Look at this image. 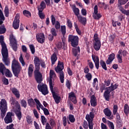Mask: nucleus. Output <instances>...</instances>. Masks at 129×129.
Listing matches in <instances>:
<instances>
[{
    "instance_id": "f257e3e1",
    "label": "nucleus",
    "mask_w": 129,
    "mask_h": 129,
    "mask_svg": "<svg viewBox=\"0 0 129 129\" xmlns=\"http://www.w3.org/2000/svg\"><path fill=\"white\" fill-rule=\"evenodd\" d=\"M41 60L39 57L35 56L34 59V63L35 67V70L34 72L35 80L37 83H40L43 81V75L40 72V65Z\"/></svg>"
},
{
    "instance_id": "f03ea898",
    "label": "nucleus",
    "mask_w": 129,
    "mask_h": 129,
    "mask_svg": "<svg viewBox=\"0 0 129 129\" xmlns=\"http://www.w3.org/2000/svg\"><path fill=\"white\" fill-rule=\"evenodd\" d=\"M0 43L2 45V54L3 56V61L7 66L10 64V58H9V52L7 45L4 42V36L0 35Z\"/></svg>"
},
{
    "instance_id": "7ed1b4c3",
    "label": "nucleus",
    "mask_w": 129,
    "mask_h": 129,
    "mask_svg": "<svg viewBox=\"0 0 129 129\" xmlns=\"http://www.w3.org/2000/svg\"><path fill=\"white\" fill-rule=\"evenodd\" d=\"M12 69L15 76L16 77H19L20 72H21V70H22V67H21L20 62H19L18 60H16V59H14L12 61Z\"/></svg>"
},
{
    "instance_id": "20e7f679",
    "label": "nucleus",
    "mask_w": 129,
    "mask_h": 129,
    "mask_svg": "<svg viewBox=\"0 0 129 129\" xmlns=\"http://www.w3.org/2000/svg\"><path fill=\"white\" fill-rule=\"evenodd\" d=\"M12 105H14L16 107V110L15 111V114L19 119V120H21L22 118V112L21 111V105L19 103L18 101H16V99L14 98H12L10 100Z\"/></svg>"
},
{
    "instance_id": "39448f33",
    "label": "nucleus",
    "mask_w": 129,
    "mask_h": 129,
    "mask_svg": "<svg viewBox=\"0 0 129 129\" xmlns=\"http://www.w3.org/2000/svg\"><path fill=\"white\" fill-rule=\"evenodd\" d=\"M64 69V63L62 61H58L57 66L55 68L56 73L59 72V79L61 83H64V73L62 71Z\"/></svg>"
},
{
    "instance_id": "423d86ee",
    "label": "nucleus",
    "mask_w": 129,
    "mask_h": 129,
    "mask_svg": "<svg viewBox=\"0 0 129 129\" xmlns=\"http://www.w3.org/2000/svg\"><path fill=\"white\" fill-rule=\"evenodd\" d=\"M0 110L1 111V116L2 118H4L8 110V104L7 101L5 99H1V101H0Z\"/></svg>"
},
{
    "instance_id": "0eeeda50",
    "label": "nucleus",
    "mask_w": 129,
    "mask_h": 129,
    "mask_svg": "<svg viewBox=\"0 0 129 129\" xmlns=\"http://www.w3.org/2000/svg\"><path fill=\"white\" fill-rule=\"evenodd\" d=\"M35 102L36 104V108L37 110L40 111L41 109L43 110L44 114L45 115H49L50 114V112H49V110L48 109L44 107V106L41 104V102L37 98L34 99Z\"/></svg>"
},
{
    "instance_id": "6e6552de",
    "label": "nucleus",
    "mask_w": 129,
    "mask_h": 129,
    "mask_svg": "<svg viewBox=\"0 0 129 129\" xmlns=\"http://www.w3.org/2000/svg\"><path fill=\"white\" fill-rule=\"evenodd\" d=\"M49 86L50 88L51 91H53V87H54V80L56 79L57 77L56 76V74L55 73V72L52 70L50 71L49 72Z\"/></svg>"
},
{
    "instance_id": "1a4fd4ad",
    "label": "nucleus",
    "mask_w": 129,
    "mask_h": 129,
    "mask_svg": "<svg viewBox=\"0 0 129 129\" xmlns=\"http://www.w3.org/2000/svg\"><path fill=\"white\" fill-rule=\"evenodd\" d=\"M10 41V46L12 47V49L16 52L18 50V42L17 41V39L14 35L11 34L10 35L9 38Z\"/></svg>"
},
{
    "instance_id": "9d476101",
    "label": "nucleus",
    "mask_w": 129,
    "mask_h": 129,
    "mask_svg": "<svg viewBox=\"0 0 129 129\" xmlns=\"http://www.w3.org/2000/svg\"><path fill=\"white\" fill-rule=\"evenodd\" d=\"M93 118H94V113L93 112H91L89 114H87L86 116V119L88 122V126L89 129H93Z\"/></svg>"
},
{
    "instance_id": "9b49d317",
    "label": "nucleus",
    "mask_w": 129,
    "mask_h": 129,
    "mask_svg": "<svg viewBox=\"0 0 129 129\" xmlns=\"http://www.w3.org/2000/svg\"><path fill=\"white\" fill-rule=\"evenodd\" d=\"M69 42H71L72 47L78 46L79 43V37L77 36L70 35L69 36Z\"/></svg>"
},
{
    "instance_id": "f8f14e48",
    "label": "nucleus",
    "mask_w": 129,
    "mask_h": 129,
    "mask_svg": "<svg viewBox=\"0 0 129 129\" xmlns=\"http://www.w3.org/2000/svg\"><path fill=\"white\" fill-rule=\"evenodd\" d=\"M41 82L38 83H39V84L38 85L37 88L39 91L41 92V93H42L43 95H47V94L49 93V91H48V87L46 86V84L41 83Z\"/></svg>"
},
{
    "instance_id": "ddd939ff",
    "label": "nucleus",
    "mask_w": 129,
    "mask_h": 129,
    "mask_svg": "<svg viewBox=\"0 0 129 129\" xmlns=\"http://www.w3.org/2000/svg\"><path fill=\"white\" fill-rule=\"evenodd\" d=\"M127 54H128V53H127V51L125 50H122V49H120L118 51V54L117 55V59L119 63L122 62V56L125 57Z\"/></svg>"
},
{
    "instance_id": "4468645a",
    "label": "nucleus",
    "mask_w": 129,
    "mask_h": 129,
    "mask_svg": "<svg viewBox=\"0 0 129 129\" xmlns=\"http://www.w3.org/2000/svg\"><path fill=\"white\" fill-rule=\"evenodd\" d=\"M13 116H15V114L12 112H8L4 118L5 123H11V122H13Z\"/></svg>"
},
{
    "instance_id": "2eb2a0df",
    "label": "nucleus",
    "mask_w": 129,
    "mask_h": 129,
    "mask_svg": "<svg viewBox=\"0 0 129 129\" xmlns=\"http://www.w3.org/2000/svg\"><path fill=\"white\" fill-rule=\"evenodd\" d=\"M13 26L15 30L19 29V27H20V15L16 14L13 23Z\"/></svg>"
},
{
    "instance_id": "dca6fc26",
    "label": "nucleus",
    "mask_w": 129,
    "mask_h": 129,
    "mask_svg": "<svg viewBox=\"0 0 129 129\" xmlns=\"http://www.w3.org/2000/svg\"><path fill=\"white\" fill-rule=\"evenodd\" d=\"M102 16L100 13H98V7L97 5L94 7V13H93V18L95 20H99L101 18Z\"/></svg>"
},
{
    "instance_id": "f3484780",
    "label": "nucleus",
    "mask_w": 129,
    "mask_h": 129,
    "mask_svg": "<svg viewBox=\"0 0 129 129\" xmlns=\"http://www.w3.org/2000/svg\"><path fill=\"white\" fill-rule=\"evenodd\" d=\"M36 40L40 44L45 43V35L43 33H38L36 35Z\"/></svg>"
},
{
    "instance_id": "a211bd4d",
    "label": "nucleus",
    "mask_w": 129,
    "mask_h": 129,
    "mask_svg": "<svg viewBox=\"0 0 129 129\" xmlns=\"http://www.w3.org/2000/svg\"><path fill=\"white\" fill-rule=\"evenodd\" d=\"M92 58L94 63H95V66L96 69H99V57H98L97 55L93 54L92 55Z\"/></svg>"
},
{
    "instance_id": "6ab92c4d",
    "label": "nucleus",
    "mask_w": 129,
    "mask_h": 129,
    "mask_svg": "<svg viewBox=\"0 0 129 129\" xmlns=\"http://www.w3.org/2000/svg\"><path fill=\"white\" fill-rule=\"evenodd\" d=\"M115 59V54L111 53L109 55V57L107 60L106 61V63L107 65H109V64H111L113 60Z\"/></svg>"
},
{
    "instance_id": "aec40b11",
    "label": "nucleus",
    "mask_w": 129,
    "mask_h": 129,
    "mask_svg": "<svg viewBox=\"0 0 129 129\" xmlns=\"http://www.w3.org/2000/svg\"><path fill=\"white\" fill-rule=\"evenodd\" d=\"M69 98L71 99V101L73 102L75 104L77 103V101H76V96H75V93L72 92L69 94Z\"/></svg>"
},
{
    "instance_id": "412c9836",
    "label": "nucleus",
    "mask_w": 129,
    "mask_h": 129,
    "mask_svg": "<svg viewBox=\"0 0 129 129\" xmlns=\"http://www.w3.org/2000/svg\"><path fill=\"white\" fill-rule=\"evenodd\" d=\"M72 9L73 10V12L74 13V14L75 15V16H76V17H79V16H80V15H79L80 14V10H79L78 8L76 7L75 5H73L72 7Z\"/></svg>"
},
{
    "instance_id": "4be33fe9",
    "label": "nucleus",
    "mask_w": 129,
    "mask_h": 129,
    "mask_svg": "<svg viewBox=\"0 0 129 129\" xmlns=\"http://www.w3.org/2000/svg\"><path fill=\"white\" fill-rule=\"evenodd\" d=\"M33 72H34V65L33 64H29L28 69V74L29 77H32Z\"/></svg>"
},
{
    "instance_id": "5701e85b",
    "label": "nucleus",
    "mask_w": 129,
    "mask_h": 129,
    "mask_svg": "<svg viewBox=\"0 0 129 129\" xmlns=\"http://www.w3.org/2000/svg\"><path fill=\"white\" fill-rule=\"evenodd\" d=\"M90 103L91 106H93V107L97 105V102L96 101V97H95V96L93 95L91 97Z\"/></svg>"
},
{
    "instance_id": "b1692460",
    "label": "nucleus",
    "mask_w": 129,
    "mask_h": 129,
    "mask_svg": "<svg viewBox=\"0 0 129 129\" xmlns=\"http://www.w3.org/2000/svg\"><path fill=\"white\" fill-rule=\"evenodd\" d=\"M11 91L12 93H13V94L15 95L17 98H20V96H21V95L20 94V92L19 91V90H18V89L13 88L11 89Z\"/></svg>"
},
{
    "instance_id": "393cba45",
    "label": "nucleus",
    "mask_w": 129,
    "mask_h": 129,
    "mask_svg": "<svg viewBox=\"0 0 129 129\" xmlns=\"http://www.w3.org/2000/svg\"><path fill=\"white\" fill-rule=\"evenodd\" d=\"M93 47L96 51H99L100 47H101V42H100V41L94 42Z\"/></svg>"
},
{
    "instance_id": "a878e982",
    "label": "nucleus",
    "mask_w": 129,
    "mask_h": 129,
    "mask_svg": "<svg viewBox=\"0 0 129 129\" xmlns=\"http://www.w3.org/2000/svg\"><path fill=\"white\" fill-rule=\"evenodd\" d=\"M75 117L73 114H70L68 117V123L70 124V122L72 123L75 122Z\"/></svg>"
},
{
    "instance_id": "bb28decb",
    "label": "nucleus",
    "mask_w": 129,
    "mask_h": 129,
    "mask_svg": "<svg viewBox=\"0 0 129 129\" xmlns=\"http://www.w3.org/2000/svg\"><path fill=\"white\" fill-rule=\"evenodd\" d=\"M44 9H46V3L44 1H42L40 6L38 7V12H43Z\"/></svg>"
},
{
    "instance_id": "cd10ccee",
    "label": "nucleus",
    "mask_w": 129,
    "mask_h": 129,
    "mask_svg": "<svg viewBox=\"0 0 129 129\" xmlns=\"http://www.w3.org/2000/svg\"><path fill=\"white\" fill-rule=\"evenodd\" d=\"M50 59L52 65H54L55 63H56V61H57V59H58L57 57V54H56L55 53H53L51 56Z\"/></svg>"
},
{
    "instance_id": "c85d7f7f",
    "label": "nucleus",
    "mask_w": 129,
    "mask_h": 129,
    "mask_svg": "<svg viewBox=\"0 0 129 129\" xmlns=\"http://www.w3.org/2000/svg\"><path fill=\"white\" fill-rule=\"evenodd\" d=\"M105 85H102L100 88V90L101 92H103V90H104V88H105V86H109L110 85V80H108L107 81H104Z\"/></svg>"
},
{
    "instance_id": "c756f323",
    "label": "nucleus",
    "mask_w": 129,
    "mask_h": 129,
    "mask_svg": "<svg viewBox=\"0 0 129 129\" xmlns=\"http://www.w3.org/2000/svg\"><path fill=\"white\" fill-rule=\"evenodd\" d=\"M78 21H79L80 23H81L83 24V25H85L86 24V18L85 17H83L81 15H79L77 17Z\"/></svg>"
},
{
    "instance_id": "7c9ffc66",
    "label": "nucleus",
    "mask_w": 129,
    "mask_h": 129,
    "mask_svg": "<svg viewBox=\"0 0 129 129\" xmlns=\"http://www.w3.org/2000/svg\"><path fill=\"white\" fill-rule=\"evenodd\" d=\"M111 92L107 88L106 91L104 93V96L107 101H109V94Z\"/></svg>"
},
{
    "instance_id": "2f4dec72",
    "label": "nucleus",
    "mask_w": 129,
    "mask_h": 129,
    "mask_svg": "<svg viewBox=\"0 0 129 129\" xmlns=\"http://www.w3.org/2000/svg\"><path fill=\"white\" fill-rule=\"evenodd\" d=\"M28 104L30 107H35L36 106V103H35V100L33 98H30L28 100Z\"/></svg>"
},
{
    "instance_id": "473e14b6",
    "label": "nucleus",
    "mask_w": 129,
    "mask_h": 129,
    "mask_svg": "<svg viewBox=\"0 0 129 129\" xmlns=\"http://www.w3.org/2000/svg\"><path fill=\"white\" fill-rule=\"evenodd\" d=\"M78 53H80V47L79 46L74 47V48H73V54L74 56H77Z\"/></svg>"
},
{
    "instance_id": "72a5a7b5",
    "label": "nucleus",
    "mask_w": 129,
    "mask_h": 129,
    "mask_svg": "<svg viewBox=\"0 0 129 129\" xmlns=\"http://www.w3.org/2000/svg\"><path fill=\"white\" fill-rule=\"evenodd\" d=\"M103 112L104 114L106 115V116H108L109 117L111 116L112 113L111 111L108 108L104 109Z\"/></svg>"
},
{
    "instance_id": "f704fd0d",
    "label": "nucleus",
    "mask_w": 129,
    "mask_h": 129,
    "mask_svg": "<svg viewBox=\"0 0 129 129\" xmlns=\"http://www.w3.org/2000/svg\"><path fill=\"white\" fill-rule=\"evenodd\" d=\"M123 111H124V113H125V114L126 115H128V113H129V106L128 104H125L123 107Z\"/></svg>"
},
{
    "instance_id": "c9c22d12",
    "label": "nucleus",
    "mask_w": 129,
    "mask_h": 129,
    "mask_svg": "<svg viewBox=\"0 0 129 129\" xmlns=\"http://www.w3.org/2000/svg\"><path fill=\"white\" fill-rule=\"evenodd\" d=\"M118 87V85L117 84L113 85L112 84H111V86L107 88L108 90H109L110 91H113V90H115V89H116L117 87Z\"/></svg>"
},
{
    "instance_id": "e433bc0d",
    "label": "nucleus",
    "mask_w": 129,
    "mask_h": 129,
    "mask_svg": "<svg viewBox=\"0 0 129 129\" xmlns=\"http://www.w3.org/2000/svg\"><path fill=\"white\" fill-rule=\"evenodd\" d=\"M6 67H5V64H3V63H0V72L3 75H5V71H6Z\"/></svg>"
},
{
    "instance_id": "4c0bfd02",
    "label": "nucleus",
    "mask_w": 129,
    "mask_h": 129,
    "mask_svg": "<svg viewBox=\"0 0 129 129\" xmlns=\"http://www.w3.org/2000/svg\"><path fill=\"white\" fill-rule=\"evenodd\" d=\"M119 10L124 15H126V16H129V10H125L121 7H119Z\"/></svg>"
},
{
    "instance_id": "58836bf2",
    "label": "nucleus",
    "mask_w": 129,
    "mask_h": 129,
    "mask_svg": "<svg viewBox=\"0 0 129 129\" xmlns=\"http://www.w3.org/2000/svg\"><path fill=\"white\" fill-rule=\"evenodd\" d=\"M53 96L56 103H59V102H60V99H61V97L56 95L55 94H53Z\"/></svg>"
},
{
    "instance_id": "ea45409f",
    "label": "nucleus",
    "mask_w": 129,
    "mask_h": 129,
    "mask_svg": "<svg viewBox=\"0 0 129 129\" xmlns=\"http://www.w3.org/2000/svg\"><path fill=\"white\" fill-rule=\"evenodd\" d=\"M4 74H5L6 77H12L13 76V75L12 74V73L9 69H6L4 72Z\"/></svg>"
},
{
    "instance_id": "a19ab883",
    "label": "nucleus",
    "mask_w": 129,
    "mask_h": 129,
    "mask_svg": "<svg viewBox=\"0 0 129 129\" xmlns=\"http://www.w3.org/2000/svg\"><path fill=\"white\" fill-rule=\"evenodd\" d=\"M118 110V106H117V105L114 104L113 105V114L114 115H115Z\"/></svg>"
},
{
    "instance_id": "79ce46f5",
    "label": "nucleus",
    "mask_w": 129,
    "mask_h": 129,
    "mask_svg": "<svg viewBox=\"0 0 129 129\" xmlns=\"http://www.w3.org/2000/svg\"><path fill=\"white\" fill-rule=\"evenodd\" d=\"M19 61L22 64V66H25L26 65V62H25V60H24V58L23 57V54L21 53L20 56L19 57Z\"/></svg>"
},
{
    "instance_id": "37998d69",
    "label": "nucleus",
    "mask_w": 129,
    "mask_h": 129,
    "mask_svg": "<svg viewBox=\"0 0 129 129\" xmlns=\"http://www.w3.org/2000/svg\"><path fill=\"white\" fill-rule=\"evenodd\" d=\"M100 65L103 68V69H104L105 71L107 70V67H106V63H105V62L103 61V60H100Z\"/></svg>"
},
{
    "instance_id": "c03bdc74",
    "label": "nucleus",
    "mask_w": 129,
    "mask_h": 129,
    "mask_svg": "<svg viewBox=\"0 0 129 129\" xmlns=\"http://www.w3.org/2000/svg\"><path fill=\"white\" fill-rule=\"evenodd\" d=\"M3 21H5V17L4 16L3 12H2V10H0V25L3 24Z\"/></svg>"
},
{
    "instance_id": "a18cd8bd",
    "label": "nucleus",
    "mask_w": 129,
    "mask_h": 129,
    "mask_svg": "<svg viewBox=\"0 0 129 129\" xmlns=\"http://www.w3.org/2000/svg\"><path fill=\"white\" fill-rule=\"evenodd\" d=\"M7 31L6 27L5 26H0V35H3V34H5Z\"/></svg>"
},
{
    "instance_id": "49530a36",
    "label": "nucleus",
    "mask_w": 129,
    "mask_h": 129,
    "mask_svg": "<svg viewBox=\"0 0 129 129\" xmlns=\"http://www.w3.org/2000/svg\"><path fill=\"white\" fill-rule=\"evenodd\" d=\"M41 122L43 125H45V124L47 123V119L46 118V117H45L44 115H41Z\"/></svg>"
},
{
    "instance_id": "de8ad7c7",
    "label": "nucleus",
    "mask_w": 129,
    "mask_h": 129,
    "mask_svg": "<svg viewBox=\"0 0 129 129\" xmlns=\"http://www.w3.org/2000/svg\"><path fill=\"white\" fill-rule=\"evenodd\" d=\"M26 121L28 124H32V122H33V120L32 119V117L29 115H28L26 117Z\"/></svg>"
},
{
    "instance_id": "09e8293b",
    "label": "nucleus",
    "mask_w": 129,
    "mask_h": 129,
    "mask_svg": "<svg viewBox=\"0 0 129 129\" xmlns=\"http://www.w3.org/2000/svg\"><path fill=\"white\" fill-rule=\"evenodd\" d=\"M50 33L52 36L56 37L57 36V31L54 28H52L50 30Z\"/></svg>"
},
{
    "instance_id": "8fccbe9b",
    "label": "nucleus",
    "mask_w": 129,
    "mask_h": 129,
    "mask_svg": "<svg viewBox=\"0 0 129 129\" xmlns=\"http://www.w3.org/2000/svg\"><path fill=\"white\" fill-rule=\"evenodd\" d=\"M100 42V40L98 37V34H97V33H96L94 35V42Z\"/></svg>"
},
{
    "instance_id": "3c124183",
    "label": "nucleus",
    "mask_w": 129,
    "mask_h": 129,
    "mask_svg": "<svg viewBox=\"0 0 129 129\" xmlns=\"http://www.w3.org/2000/svg\"><path fill=\"white\" fill-rule=\"evenodd\" d=\"M67 25L68 27L69 28H70V29H71V28H72V27H73L72 22L70 19H67Z\"/></svg>"
},
{
    "instance_id": "603ef678",
    "label": "nucleus",
    "mask_w": 129,
    "mask_h": 129,
    "mask_svg": "<svg viewBox=\"0 0 129 129\" xmlns=\"http://www.w3.org/2000/svg\"><path fill=\"white\" fill-rule=\"evenodd\" d=\"M74 27L76 30L77 33H78L79 35H81V31H80L79 28H78V25H77V23H76V22L74 23Z\"/></svg>"
},
{
    "instance_id": "864d4df0",
    "label": "nucleus",
    "mask_w": 129,
    "mask_h": 129,
    "mask_svg": "<svg viewBox=\"0 0 129 129\" xmlns=\"http://www.w3.org/2000/svg\"><path fill=\"white\" fill-rule=\"evenodd\" d=\"M20 103L22 106H23V107H24V108H26V107H27V101L26 100L24 99L21 100L20 101Z\"/></svg>"
},
{
    "instance_id": "5fc2aeb1",
    "label": "nucleus",
    "mask_w": 129,
    "mask_h": 129,
    "mask_svg": "<svg viewBox=\"0 0 129 129\" xmlns=\"http://www.w3.org/2000/svg\"><path fill=\"white\" fill-rule=\"evenodd\" d=\"M61 32L63 36L65 35V34H66V26H61Z\"/></svg>"
},
{
    "instance_id": "6e6d98bb",
    "label": "nucleus",
    "mask_w": 129,
    "mask_h": 129,
    "mask_svg": "<svg viewBox=\"0 0 129 129\" xmlns=\"http://www.w3.org/2000/svg\"><path fill=\"white\" fill-rule=\"evenodd\" d=\"M88 66H89L90 69H93V68H94V64L91 60H88Z\"/></svg>"
},
{
    "instance_id": "4d7b16f0",
    "label": "nucleus",
    "mask_w": 129,
    "mask_h": 129,
    "mask_svg": "<svg viewBox=\"0 0 129 129\" xmlns=\"http://www.w3.org/2000/svg\"><path fill=\"white\" fill-rule=\"evenodd\" d=\"M23 14L27 18H30L31 17V13L27 10H24L23 11Z\"/></svg>"
},
{
    "instance_id": "13d9d810",
    "label": "nucleus",
    "mask_w": 129,
    "mask_h": 129,
    "mask_svg": "<svg viewBox=\"0 0 129 129\" xmlns=\"http://www.w3.org/2000/svg\"><path fill=\"white\" fill-rule=\"evenodd\" d=\"M85 77L88 81H90L92 79V75L90 73H88L86 75Z\"/></svg>"
},
{
    "instance_id": "bf43d9fd",
    "label": "nucleus",
    "mask_w": 129,
    "mask_h": 129,
    "mask_svg": "<svg viewBox=\"0 0 129 129\" xmlns=\"http://www.w3.org/2000/svg\"><path fill=\"white\" fill-rule=\"evenodd\" d=\"M29 47L31 51L32 54H35V46H34V45L33 44L29 45Z\"/></svg>"
},
{
    "instance_id": "052dcab7",
    "label": "nucleus",
    "mask_w": 129,
    "mask_h": 129,
    "mask_svg": "<svg viewBox=\"0 0 129 129\" xmlns=\"http://www.w3.org/2000/svg\"><path fill=\"white\" fill-rule=\"evenodd\" d=\"M62 123H63V126H66L67 125V117H66V116L63 117Z\"/></svg>"
},
{
    "instance_id": "680f3d73",
    "label": "nucleus",
    "mask_w": 129,
    "mask_h": 129,
    "mask_svg": "<svg viewBox=\"0 0 129 129\" xmlns=\"http://www.w3.org/2000/svg\"><path fill=\"white\" fill-rule=\"evenodd\" d=\"M127 2L128 0H118V4L121 6L122 5H125Z\"/></svg>"
},
{
    "instance_id": "e2e57ef3",
    "label": "nucleus",
    "mask_w": 129,
    "mask_h": 129,
    "mask_svg": "<svg viewBox=\"0 0 129 129\" xmlns=\"http://www.w3.org/2000/svg\"><path fill=\"white\" fill-rule=\"evenodd\" d=\"M2 82L3 83V84H5V85H8L9 84V80H8L6 78H4L2 79Z\"/></svg>"
},
{
    "instance_id": "0e129e2a",
    "label": "nucleus",
    "mask_w": 129,
    "mask_h": 129,
    "mask_svg": "<svg viewBox=\"0 0 129 129\" xmlns=\"http://www.w3.org/2000/svg\"><path fill=\"white\" fill-rule=\"evenodd\" d=\"M49 123L51 125V126H55V125H56V122H55V120H54V119H51L49 120Z\"/></svg>"
},
{
    "instance_id": "69168bd1",
    "label": "nucleus",
    "mask_w": 129,
    "mask_h": 129,
    "mask_svg": "<svg viewBox=\"0 0 129 129\" xmlns=\"http://www.w3.org/2000/svg\"><path fill=\"white\" fill-rule=\"evenodd\" d=\"M108 124L110 129H114V125H113V123L110 122V121H108Z\"/></svg>"
},
{
    "instance_id": "338daca9",
    "label": "nucleus",
    "mask_w": 129,
    "mask_h": 129,
    "mask_svg": "<svg viewBox=\"0 0 129 129\" xmlns=\"http://www.w3.org/2000/svg\"><path fill=\"white\" fill-rule=\"evenodd\" d=\"M72 85V84H71V82L69 81H67L66 82V86L68 88V89H70L71 88V86Z\"/></svg>"
},
{
    "instance_id": "774afa93",
    "label": "nucleus",
    "mask_w": 129,
    "mask_h": 129,
    "mask_svg": "<svg viewBox=\"0 0 129 129\" xmlns=\"http://www.w3.org/2000/svg\"><path fill=\"white\" fill-rule=\"evenodd\" d=\"M81 14L82 15V16H86L87 15V11H86V9L83 8L81 10Z\"/></svg>"
}]
</instances>
